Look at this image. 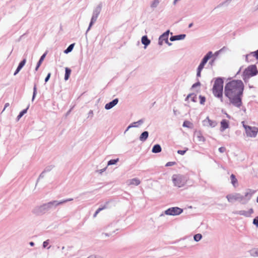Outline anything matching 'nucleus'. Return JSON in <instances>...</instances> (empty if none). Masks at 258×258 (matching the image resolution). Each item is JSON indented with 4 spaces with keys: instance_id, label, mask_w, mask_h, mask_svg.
<instances>
[{
    "instance_id": "1",
    "label": "nucleus",
    "mask_w": 258,
    "mask_h": 258,
    "mask_svg": "<svg viewBox=\"0 0 258 258\" xmlns=\"http://www.w3.org/2000/svg\"><path fill=\"white\" fill-rule=\"evenodd\" d=\"M244 85L240 80H232L227 83L225 86L224 92L230 102L237 107L242 105V97Z\"/></svg>"
},
{
    "instance_id": "2",
    "label": "nucleus",
    "mask_w": 258,
    "mask_h": 258,
    "mask_svg": "<svg viewBox=\"0 0 258 258\" xmlns=\"http://www.w3.org/2000/svg\"><path fill=\"white\" fill-rule=\"evenodd\" d=\"M223 81L221 78H217L214 83L212 88L213 93L216 97L221 99L222 101L223 92Z\"/></svg>"
},
{
    "instance_id": "3",
    "label": "nucleus",
    "mask_w": 258,
    "mask_h": 258,
    "mask_svg": "<svg viewBox=\"0 0 258 258\" xmlns=\"http://www.w3.org/2000/svg\"><path fill=\"white\" fill-rule=\"evenodd\" d=\"M219 52L217 51L214 54H213L212 51H209L203 58L201 63L199 66L197 70V76L198 77H201V73L203 69L204 68L205 64L207 62L208 60L211 58L214 55H217L218 54Z\"/></svg>"
},
{
    "instance_id": "4",
    "label": "nucleus",
    "mask_w": 258,
    "mask_h": 258,
    "mask_svg": "<svg viewBox=\"0 0 258 258\" xmlns=\"http://www.w3.org/2000/svg\"><path fill=\"white\" fill-rule=\"evenodd\" d=\"M258 73L255 66L251 65L248 67L243 73V79L245 81L251 77L256 75Z\"/></svg>"
},
{
    "instance_id": "5",
    "label": "nucleus",
    "mask_w": 258,
    "mask_h": 258,
    "mask_svg": "<svg viewBox=\"0 0 258 258\" xmlns=\"http://www.w3.org/2000/svg\"><path fill=\"white\" fill-rule=\"evenodd\" d=\"M243 127L244 128L246 135L247 137L254 138L256 136L258 133V128L255 126H250L245 124L244 121L242 122Z\"/></svg>"
},
{
    "instance_id": "6",
    "label": "nucleus",
    "mask_w": 258,
    "mask_h": 258,
    "mask_svg": "<svg viewBox=\"0 0 258 258\" xmlns=\"http://www.w3.org/2000/svg\"><path fill=\"white\" fill-rule=\"evenodd\" d=\"M172 181L174 185L179 187L183 186L186 181L185 178L180 175H173Z\"/></svg>"
},
{
    "instance_id": "7",
    "label": "nucleus",
    "mask_w": 258,
    "mask_h": 258,
    "mask_svg": "<svg viewBox=\"0 0 258 258\" xmlns=\"http://www.w3.org/2000/svg\"><path fill=\"white\" fill-rule=\"evenodd\" d=\"M182 212V209L178 207L171 208L165 211V213L169 215H178Z\"/></svg>"
},
{
    "instance_id": "8",
    "label": "nucleus",
    "mask_w": 258,
    "mask_h": 258,
    "mask_svg": "<svg viewBox=\"0 0 258 258\" xmlns=\"http://www.w3.org/2000/svg\"><path fill=\"white\" fill-rule=\"evenodd\" d=\"M228 201L229 202H233L234 201L238 200H242L243 197L239 194H230L226 197Z\"/></svg>"
},
{
    "instance_id": "9",
    "label": "nucleus",
    "mask_w": 258,
    "mask_h": 258,
    "mask_svg": "<svg viewBox=\"0 0 258 258\" xmlns=\"http://www.w3.org/2000/svg\"><path fill=\"white\" fill-rule=\"evenodd\" d=\"M204 122L206 123V125L211 127H214L217 124V122L216 121L210 119L208 117L204 120Z\"/></svg>"
},
{
    "instance_id": "10",
    "label": "nucleus",
    "mask_w": 258,
    "mask_h": 258,
    "mask_svg": "<svg viewBox=\"0 0 258 258\" xmlns=\"http://www.w3.org/2000/svg\"><path fill=\"white\" fill-rule=\"evenodd\" d=\"M221 127L220 130L221 131L223 132L225 130L228 128L229 126V121L227 120L226 119H223L221 120L220 122Z\"/></svg>"
},
{
    "instance_id": "11",
    "label": "nucleus",
    "mask_w": 258,
    "mask_h": 258,
    "mask_svg": "<svg viewBox=\"0 0 258 258\" xmlns=\"http://www.w3.org/2000/svg\"><path fill=\"white\" fill-rule=\"evenodd\" d=\"M118 102V99L116 98V99H114L111 102H109L108 103H107L105 105V109H111L113 106H114L116 104H117Z\"/></svg>"
},
{
    "instance_id": "12",
    "label": "nucleus",
    "mask_w": 258,
    "mask_h": 258,
    "mask_svg": "<svg viewBox=\"0 0 258 258\" xmlns=\"http://www.w3.org/2000/svg\"><path fill=\"white\" fill-rule=\"evenodd\" d=\"M72 200H73L72 199H68V200H66L62 201H61L60 202H57L56 201H53V202L49 203L48 204V206L49 207H50L51 205L57 206V205L63 204V203H64L65 202H68V201H72Z\"/></svg>"
},
{
    "instance_id": "13",
    "label": "nucleus",
    "mask_w": 258,
    "mask_h": 258,
    "mask_svg": "<svg viewBox=\"0 0 258 258\" xmlns=\"http://www.w3.org/2000/svg\"><path fill=\"white\" fill-rule=\"evenodd\" d=\"M185 34H181L179 35H175L174 36H172L170 37V40L172 41H175V40H178L183 39L185 38Z\"/></svg>"
},
{
    "instance_id": "14",
    "label": "nucleus",
    "mask_w": 258,
    "mask_h": 258,
    "mask_svg": "<svg viewBox=\"0 0 258 258\" xmlns=\"http://www.w3.org/2000/svg\"><path fill=\"white\" fill-rule=\"evenodd\" d=\"M26 61V59H24L19 63L17 70H16V71L14 73V75H16L19 72V71L21 70V69L25 65Z\"/></svg>"
},
{
    "instance_id": "15",
    "label": "nucleus",
    "mask_w": 258,
    "mask_h": 258,
    "mask_svg": "<svg viewBox=\"0 0 258 258\" xmlns=\"http://www.w3.org/2000/svg\"><path fill=\"white\" fill-rule=\"evenodd\" d=\"M152 151L154 153L160 152L161 151V146L158 144L154 145L152 148Z\"/></svg>"
},
{
    "instance_id": "16",
    "label": "nucleus",
    "mask_w": 258,
    "mask_h": 258,
    "mask_svg": "<svg viewBox=\"0 0 258 258\" xmlns=\"http://www.w3.org/2000/svg\"><path fill=\"white\" fill-rule=\"evenodd\" d=\"M141 41L142 43L145 46H147L150 43V40L148 38L147 36H143Z\"/></svg>"
},
{
    "instance_id": "17",
    "label": "nucleus",
    "mask_w": 258,
    "mask_h": 258,
    "mask_svg": "<svg viewBox=\"0 0 258 258\" xmlns=\"http://www.w3.org/2000/svg\"><path fill=\"white\" fill-rule=\"evenodd\" d=\"M148 132L147 131L144 132L140 137V140L142 141H145L148 137Z\"/></svg>"
},
{
    "instance_id": "18",
    "label": "nucleus",
    "mask_w": 258,
    "mask_h": 258,
    "mask_svg": "<svg viewBox=\"0 0 258 258\" xmlns=\"http://www.w3.org/2000/svg\"><path fill=\"white\" fill-rule=\"evenodd\" d=\"M46 55V53H44L40 57L39 61L37 63V65L35 68V70L37 71L40 65L41 64L42 61H43L44 58L45 57V56Z\"/></svg>"
},
{
    "instance_id": "19",
    "label": "nucleus",
    "mask_w": 258,
    "mask_h": 258,
    "mask_svg": "<svg viewBox=\"0 0 258 258\" xmlns=\"http://www.w3.org/2000/svg\"><path fill=\"white\" fill-rule=\"evenodd\" d=\"M168 31L164 33L163 34H162L159 38L160 39H162V40L165 41L166 43H168Z\"/></svg>"
},
{
    "instance_id": "20",
    "label": "nucleus",
    "mask_w": 258,
    "mask_h": 258,
    "mask_svg": "<svg viewBox=\"0 0 258 258\" xmlns=\"http://www.w3.org/2000/svg\"><path fill=\"white\" fill-rule=\"evenodd\" d=\"M254 191L251 189H248L245 193V197L250 199L252 195L254 193Z\"/></svg>"
},
{
    "instance_id": "21",
    "label": "nucleus",
    "mask_w": 258,
    "mask_h": 258,
    "mask_svg": "<svg viewBox=\"0 0 258 258\" xmlns=\"http://www.w3.org/2000/svg\"><path fill=\"white\" fill-rule=\"evenodd\" d=\"M231 183L234 186H236L237 184V180L235 177V176L232 174L230 176Z\"/></svg>"
},
{
    "instance_id": "22",
    "label": "nucleus",
    "mask_w": 258,
    "mask_h": 258,
    "mask_svg": "<svg viewBox=\"0 0 258 258\" xmlns=\"http://www.w3.org/2000/svg\"><path fill=\"white\" fill-rule=\"evenodd\" d=\"M65 76L64 79L65 80H68L70 77V74L71 73V70L68 68H66L65 69Z\"/></svg>"
},
{
    "instance_id": "23",
    "label": "nucleus",
    "mask_w": 258,
    "mask_h": 258,
    "mask_svg": "<svg viewBox=\"0 0 258 258\" xmlns=\"http://www.w3.org/2000/svg\"><path fill=\"white\" fill-rule=\"evenodd\" d=\"M140 183V181L137 178H134L130 180V184L138 185Z\"/></svg>"
},
{
    "instance_id": "24",
    "label": "nucleus",
    "mask_w": 258,
    "mask_h": 258,
    "mask_svg": "<svg viewBox=\"0 0 258 258\" xmlns=\"http://www.w3.org/2000/svg\"><path fill=\"white\" fill-rule=\"evenodd\" d=\"M196 99H197L196 95H195L194 94H189L186 97V100L190 99L193 102H196Z\"/></svg>"
},
{
    "instance_id": "25",
    "label": "nucleus",
    "mask_w": 258,
    "mask_h": 258,
    "mask_svg": "<svg viewBox=\"0 0 258 258\" xmlns=\"http://www.w3.org/2000/svg\"><path fill=\"white\" fill-rule=\"evenodd\" d=\"M192 126V124L191 122H190L189 121L185 120L184 121L183 123V126L188 127V128H191Z\"/></svg>"
},
{
    "instance_id": "26",
    "label": "nucleus",
    "mask_w": 258,
    "mask_h": 258,
    "mask_svg": "<svg viewBox=\"0 0 258 258\" xmlns=\"http://www.w3.org/2000/svg\"><path fill=\"white\" fill-rule=\"evenodd\" d=\"M74 44H71L68 48L67 49H66L64 50V53H68L70 52H71L72 49H73L74 48Z\"/></svg>"
},
{
    "instance_id": "27",
    "label": "nucleus",
    "mask_w": 258,
    "mask_h": 258,
    "mask_svg": "<svg viewBox=\"0 0 258 258\" xmlns=\"http://www.w3.org/2000/svg\"><path fill=\"white\" fill-rule=\"evenodd\" d=\"M202 236L201 234H197L194 236V239L196 241H199L201 239Z\"/></svg>"
},
{
    "instance_id": "28",
    "label": "nucleus",
    "mask_w": 258,
    "mask_h": 258,
    "mask_svg": "<svg viewBox=\"0 0 258 258\" xmlns=\"http://www.w3.org/2000/svg\"><path fill=\"white\" fill-rule=\"evenodd\" d=\"M106 208V207L105 206H103V207L102 208H99L95 213L94 215V217H96V216L97 215V214L102 210H103V209H105Z\"/></svg>"
},
{
    "instance_id": "29",
    "label": "nucleus",
    "mask_w": 258,
    "mask_h": 258,
    "mask_svg": "<svg viewBox=\"0 0 258 258\" xmlns=\"http://www.w3.org/2000/svg\"><path fill=\"white\" fill-rule=\"evenodd\" d=\"M118 161V159L110 160L108 162V165L115 164Z\"/></svg>"
},
{
    "instance_id": "30",
    "label": "nucleus",
    "mask_w": 258,
    "mask_h": 258,
    "mask_svg": "<svg viewBox=\"0 0 258 258\" xmlns=\"http://www.w3.org/2000/svg\"><path fill=\"white\" fill-rule=\"evenodd\" d=\"M159 2L158 0H154L151 4V7L152 8L156 7L159 4Z\"/></svg>"
},
{
    "instance_id": "31",
    "label": "nucleus",
    "mask_w": 258,
    "mask_h": 258,
    "mask_svg": "<svg viewBox=\"0 0 258 258\" xmlns=\"http://www.w3.org/2000/svg\"><path fill=\"white\" fill-rule=\"evenodd\" d=\"M96 19H97V16H95V17L93 16L92 17L91 22H90V23L89 29L90 28L91 25L96 21Z\"/></svg>"
},
{
    "instance_id": "32",
    "label": "nucleus",
    "mask_w": 258,
    "mask_h": 258,
    "mask_svg": "<svg viewBox=\"0 0 258 258\" xmlns=\"http://www.w3.org/2000/svg\"><path fill=\"white\" fill-rule=\"evenodd\" d=\"M253 223L257 227H258V216L256 217L253 221Z\"/></svg>"
},
{
    "instance_id": "33",
    "label": "nucleus",
    "mask_w": 258,
    "mask_h": 258,
    "mask_svg": "<svg viewBox=\"0 0 258 258\" xmlns=\"http://www.w3.org/2000/svg\"><path fill=\"white\" fill-rule=\"evenodd\" d=\"M33 90H34V91H33L32 100H34V99L35 98V96L36 95V92L37 91H36V85L34 86Z\"/></svg>"
},
{
    "instance_id": "34",
    "label": "nucleus",
    "mask_w": 258,
    "mask_h": 258,
    "mask_svg": "<svg viewBox=\"0 0 258 258\" xmlns=\"http://www.w3.org/2000/svg\"><path fill=\"white\" fill-rule=\"evenodd\" d=\"M187 150V149H186L185 150H178L177 151V153L180 155H183L185 153V152Z\"/></svg>"
},
{
    "instance_id": "35",
    "label": "nucleus",
    "mask_w": 258,
    "mask_h": 258,
    "mask_svg": "<svg viewBox=\"0 0 258 258\" xmlns=\"http://www.w3.org/2000/svg\"><path fill=\"white\" fill-rule=\"evenodd\" d=\"M252 254L258 256V248L255 249L252 251Z\"/></svg>"
},
{
    "instance_id": "36",
    "label": "nucleus",
    "mask_w": 258,
    "mask_h": 258,
    "mask_svg": "<svg viewBox=\"0 0 258 258\" xmlns=\"http://www.w3.org/2000/svg\"><path fill=\"white\" fill-rule=\"evenodd\" d=\"M175 164V162H169L166 163V166H172V165H174Z\"/></svg>"
},
{
    "instance_id": "37",
    "label": "nucleus",
    "mask_w": 258,
    "mask_h": 258,
    "mask_svg": "<svg viewBox=\"0 0 258 258\" xmlns=\"http://www.w3.org/2000/svg\"><path fill=\"white\" fill-rule=\"evenodd\" d=\"M254 57H256V58L258 59V50L255 52H253L251 53Z\"/></svg>"
},
{
    "instance_id": "38",
    "label": "nucleus",
    "mask_w": 258,
    "mask_h": 258,
    "mask_svg": "<svg viewBox=\"0 0 258 258\" xmlns=\"http://www.w3.org/2000/svg\"><path fill=\"white\" fill-rule=\"evenodd\" d=\"M219 151L221 152V153H223L225 151H226V148L225 147H220L219 149Z\"/></svg>"
},
{
    "instance_id": "39",
    "label": "nucleus",
    "mask_w": 258,
    "mask_h": 258,
    "mask_svg": "<svg viewBox=\"0 0 258 258\" xmlns=\"http://www.w3.org/2000/svg\"><path fill=\"white\" fill-rule=\"evenodd\" d=\"M200 99H201L200 102H201V104H203L205 102V98L204 97L200 96Z\"/></svg>"
},
{
    "instance_id": "40",
    "label": "nucleus",
    "mask_w": 258,
    "mask_h": 258,
    "mask_svg": "<svg viewBox=\"0 0 258 258\" xmlns=\"http://www.w3.org/2000/svg\"><path fill=\"white\" fill-rule=\"evenodd\" d=\"M24 114H23V112L21 111L20 113V114L18 115V116H17L18 120H19L20 119V118H21Z\"/></svg>"
},
{
    "instance_id": "41",
    "label": "nucleus",
    "mask_w": 258,
    "mask_h": 258,
    "mask_svg": "<svg viewBox=\"0 0 258 258\" xmlns=\"http://www.w3.org/2000/svg\"><path fill=\"white\" fill-rule=\"evenodd\" d=\"M200 85H201L200 83L198 82H197V83H196L192 85V88H195V87H197V86H200Z\"/></svg>"
},
{
    "instance_id": "42",
    "label": "nucleus",
    "mask_w": 258,
    "mask_h": 258,
    "mask_svg": "<svg viewBox=\"0 0 258 258\" xmlns=\"http://www.w3.org/2000/svg\"><path fill=\"white\" fill-rule=\"evenodd\" d=\"M50 75H51L50 73H49V74L47 75V77H46V78H45V82H47V81H48V80L49 79L50 77Z\"/></svg>"
},
{
    "instance_id": "43",
    "label": "nucleus",
    "mask_w": 258,
    "mask_h": 258,
    "mask_svg": "<svg viewBox=\"0 0 258 258\" xmlns=\"http://www.w3.org/2000/svg\"><path fill=\"white\" fill-rule=\"evenodd\" d=\"M48 242L47 240V241H44L43 242V246L44 247H46L48 245Z\"/></svg>"
},
{
    "instance_id": "44",
    "label": "nucleus",
    "mask_w": 258,
    "mask_h": 258,
    "mask_svg": "<svg viewBox=\"0 0 258 258\" xmlns=\"http://www.w3.org/2000/svg\"><path fill=\"white\" fill-rule=\"evenodd\" d=\"M163 41L164 40H162V39H160V38L159 39V44L160 45H162L163 43Z\"/></svg>"
},
{
    "instance_id": "45",
    "label": "nucleus",
    "mask_w": 258,
    "mask_h": 258,
    "mask_svg": "<svg viewBox=\"0 0 258 258\" xmlns=\"http://www.w3.org/2000/svg\"><path fill=\"white\" fill-rule=\"evenodd\" d=\"M9 106V103H6V104H5V107H4V109L3 111H4V110H5V109L7 107H8Z\"/></svg>"
},
{
    "instance_id": "46",
    "label": "nucleus",
    "mask_w": 258,
    "mask_h": 258,
    "mask_svg": "<svg viewBox=\"0 0 258 258\" xmlns=\"http://www.w3.org/2000/svg\"><path fill=\"white\" fill-rule=\"evenodd\" d=\"M27 109H28V108H27L26 109H24L22 111L23 112V114H25L27 112Z\"/></svg>"
},
{
    "instance_id": "47",
    "label": "nucleus",
    "mask_w": 258,
    "mask_h": 258,
    "mask_svg": "<svg viewBox=\"0 0 258 258\" xmlns=\"http://www.w3.org/2000/svg\"><path fill=\"white\" fill-rule=\"evenodd\" d=\"M134 126H136V125H129L127 128V130L126 131H127L130 128L132 127H134Z\"/></svg>"
},
{
    "instance_id": "48",
    "label": "nucleus",
    "mask_w": 258,
    "mask_h": 258,
    "mask_svg": "<svg viewBox=\"0 0 258 258\" xmlns=\"http://www.w3.org/2000/svg\"><path fill=\"white\" fill-rule=\"evenodd\" d=\"M253 213V210L252 209L249 210V214H251Z\"/></svg>"
},
{
    "instance_id": "49",
    "label": "nucleus",
    "mask_w": 258,
    "mask_h": 258,
    "mask_svg": "<svg viewBox=\"0 0 258 258\" xmlns=\"http://www.w3.org/2000/svg\"><path fill=\"white\" fill-rule=\"evenodd\" d=\"M30 244L31 245V246H33L34 245V243L33 242H31L30 243Z\"/></svg>"
},
{
    "instance_id": "50",
    "label": "nucleus",
    "mask_w": 258,
    "mask_h": 258,
    "mask_svg": "<svg viewBox=\"0 0 258 258\" xmlns=\"http://www.w3.org/2000/svg\"><path fill=\"white\" fill-rule=\"evenodd\" d=\"M215 59H213L212 61L210 62L211 64L214 62Z\"/></svg>"
},
{
    "instance_id": "51",
    "label": "nucleus",
    "mask_w": 258,
    "mask_h": 258,
    "mask_svg": "<svg viewBox=\"0 0 258 258\" xmlns=\"http://www.w3.org/2000/svg\"><path fill=\"white\" fill-rule=\"evenodd\" d=\"M192 26V23H190V24L189 25L188 27L190 28V27H191Z\"/></svg>"
},
{
    "instance_id": "52",
    "label": "nucleus",
    "mask_w": 258,
    "mask_h": 258,
    "mask_svg": "<svg viewBox=\"0 0 258 258\" xmlns=\"http://www.w3.org/2000/svg\"><path fill=\"white\" fill-rule=\"evenodd\" d=\"M136 123H137V122H134V123H133V124H132V125H135V124H136Z\"/></svg>"
},
{
    "instance_id": "53",
    "label": "nucleus",
    "mask_w": 258,
    "mask_h": 258,
    "mask_svg": "<svg viewBox=\"0 0 258 258\" xmlns=\"http://www.w3.org/2000/svg\"><path fill=\"white\" fill-rule=\"evenodd\" d=\"M256 202L258 203V197H257V199H256Z\"/></svg>"
}]
</instances>
